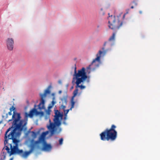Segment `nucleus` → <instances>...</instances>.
I'll return each mask as SVG.
<instances>
[{
	"instance_id": "nucleus-1",
	"label": "nucleus",
	"mask_w": 160,
	"mask_h": 160,
	"mask_svg": "<svg viewBox=\"0 0 160 160\" xmlns=\"http://www.w3.org/2000/svg\"><path fill=\"white\" fill-rule=\"evenodd\" d=\"M15 109V108L13 106H12L10 108V112L8 113L9 115H11L12 114V111H13L12 118L11 119L9 120L8 122H9L13 120L12 127H13L14 129L10 132L8 135H7V133L10 131L11 128H8L5 132L4 137V143L5 145H6L7 143H8V141L10 139L13 140V142L15 144V146L12 149V153H15V152H22L21 150L19 151L17 149V145L19 140L16 138V132L17 130L22 131L26 125V119H25V117L24 119L20 120L21 118L20 114L16 112ZM6 118H7L8 114H6Z\"/></svg>"
},
{
	"instance_id": "nucleus-2",
	"label": "nucleus",
	"mask_w": 160,
	"mask_h": 160,
	"mask_svg": "<svg viewBox=\"0 0 160 160\" xmlns=\"http://www.w3.org/2000/svg\"><path fill=\"white\" fill-rule=\"evenodd\" d=\"M31 133H32L31 137L32 138V139L31 140L30 144L29 146L28 147L30 148V149L29 151H24L23 150L19 149L18 147V143L19 142H18L17 145V149L19 151L21 150L22 152H15V153H12V149L14 147L15 144L13 142V140L12 139H10V140H12V142L13 143V146H12V144L9 143H8H8H7L6 145H5V147L2 150L1 153L2 157V158H3V159H5L7 153H8L10 156L12 155L17 154L19 155L23 158L25 159L27 158L34 151L37 145L39 144L40 142H42L43 140V139L42 137H40L39 138L38 140L34 141V139L36 138L37 137V133L34 131H32Z\"/></svg>"
},
{
	"instance_id": "nucleus-3",
	"label": "nucleus",
	"mask_w": 160,
	"mask_h": 160,
	"mask_svg": "<svg viewBox=\"0 0 160 160\" xmlns=\"http://www.w3.org/2000/svg\"><path fill=\"white\" fill-rule=\"evenodd\" d=\"M116 127L112 125L109 129L107 128L100 134V139L103 141H114L117 138V132L115 130Z\"/></svg>"
},
{
	"instance_id": "nucleus-4",
	"label": "nucleus",
	"mask_w": 160,
	"mask_h": 160,
	"mask_svg": "<svg viewBox=\"0 0 160 160\" xmlns=\"http://www.w3.org/2000/svg\"><path fill=\"white\" fill-rule=\"evenodd\" d=\"M102 51L99 50L96 55L97 57L92 61V63L88 67L87 69L94 71L98 68L101 63L100 58L101 56H104L108 50H105L104 47L102 48Z\"/></svg>"
},
{
	"instance_id": "nucleus-5",
	"label": "nucleus",
	"mask_w": 160,
	"mask_h": 160,
	"mask_svg": "<svg viewBox=\"0 0 160 160\" xmlns=\"http://www.w3.org/2000/svg\"><path fill=\"white\" fill-rule=\"evenodd\" d=\"M108 14L109 17L108 19L109 28L113 30L119 29L122 26L123 22L120 20L118 17H116L115 16H112V15L110 16L109 13Z\"/></svg>"
},
{
	"instance_id": "nucleus-6",
	"label": "nucleus",
	"mask_w": 160,
	"mask_h": 160,
	"mask_svg": "<svg viewBox=\"0 0 160 160\" xmlns=\"http://www.w3.org/2000/svg\"><path fill=\"white\" fill-rule=\"evenodd\" d=\"M88 77V76L87 75H86L75 79L76 81V82L75 81L74 82V83L73 84H74V83H75L76 85L75 86V89L73 92V93L74 94L76 93V95H77L78 91V88H80L81 90L85 88L86 87L85 86L82 85H80V84L82 82H84L86 79Z\"/></svg>"
},
{
	"instance_id": "nucleus-7",
	"label": "nucleus",
	"mask_w": 160,
	"mask_h": 160,
	"mask_svg": "<svg viewBox=\"0 0 160 160\" xmlns=\"http://www.w3.org/2000/svg\"><path fill=\"white\" fill-rule=\"evenodd\" d=\"M86 72H85V69L84 68H82L80 70L78 71V72H77L76 67L75 66L74 68V74L73 77L72 78V83H74L75 79L82 77L86 76Z\"/></svg>"
},
{
	"instance_id": "nucleus-8",
	"label": "nucleus",
	"mask_w": 160,
	"mask_h": 160,
	"mask_svg": "<svg viewBox=\"0 0 160 160\" xmlns=\"http://www.w3.org/2000/svg\"><path fill=\"white\" fill-rule=\"evenodd\" d=\"M44 114L43 112L38 111L35 108H33L30 110L29 113L25 112V119H26V124L27 123L28 117H29L30 118H32L34 115H40L41 116H43L44 115Z\"/></svg>"
},
{
	"instance_id": "nucleus-9",
	"label": "nucleus",
	"mask_w": 160,
	"mask_h": 160,
	"mask_svg": "<svg viewBox=\"0 0 160 160\" xmlns=\"http://www.w3.org/2000/svg\"><path fill=\"white\" fill-rule=\"evenodd\" d=\"M7 47L8 49L10 51L13 50L14 47V40L12 38H8L6 40Z\"/></svg>"
},
{
	"instance_id": "nucleus-10",
	"label": "nucleus",
	"mask_w": 160,
	"mask_h": 160,
	"mask_svg": "<svg viewBox=\"0 0 160 160\" xmlns=\"http://www.w3.org/2000/svg\"><path fill=\"white\" fill-rule=\"evenodd\" d=\"M50 122L49 126H48L47 127L48 129L50 130L52 134H53L56 131L55 130V125L52 122H51L50 120H49Z\"/></svg>"
},
{
	"instance_id": "nucleus-11",
	"label": "nucleus",
	"mask_w": 160,
	"mask_h": 160,
	"mask_svg": "<svg viewBox=\"0 0 160 160\" xmlns=\"http://www.w3.org/2000/svg\"><path fill=\"white\" fill-rule=\"evenodd\" d=\"M45 101L44 99L43 98V97H42L40 102L38 105V109L40 111L45 109Z\"/></svg>"
},
{
	"instance_id": "nucleus-12",
	"label": "nucleus",
	"mask_w": 160,
	"mask_h": 160,
	"mask_svg": "<svg viewBox=\"0 0 160 160\" xmlns=\"http://www.w3.org/2000/svg\"><path fill=\"white\" fill-rule=\"evenodd\" d=\"M56 116L55 117V119L54 120V123L55 126H59L61 125V122L59 120V117L60 116V114L59 112H58V113L57 114L56 113H55Z\"/></svg>"
},
{
	"instance_id": "nucleus-13",
	"label": "nucleus",
	"mask_w": 160,
	"mask_h": 160,
	"mask_svg": "<svg viewBox=\"0 0 160 160\" xmlns=\"http://www.w3.org/2000/svg\"><path fill=\"white\" fill-rule=\"evenodd\" d=\"M42 148L45 151H49L51 150L52 147L50 144L45 143L43 145Z\"/></svg>"
},
{
	"instance_id": "nucleus-14",
	"label": "nucleus",
	"mask_w": 160,
	"mask_h": 160,
	"mask_svg": "<svg viewBox=\"0 0 160 160\" xmlns=\"http://www.w3.org/2000/svg\"><path fill=\"white\" fill-rule=\"evenodd\" d=\"M77 95H76V93H73V95L71 99V107L70 108V110H71L74 107V104H75V102L74 101V98Z\"/></svg>"
},
{
	"instance_id": "nucleus-15",
	"label": "nucleus",
	"mask_w": 160,
	"mask_h": 160,
	"mask_svg": "<svg viewBox=\"0 0 160 160\" xmlns=\"http://www.w3.org/2000/svg\"><path fill=\"white\" fill-rule=\"evenodd\" d=\"M50 92V91L49 90V89H47L45 91L43 94H40L41 98H42V97L43 98H44L46 96L47 94H49Z\"/></svg>"
},
{
	"instance_id": "nucleus-16",
	"label": "nucleus",
	"mask_w": 160,
	"mask_h": 160,
	"mask_svg": "<svg viewBox=\"0 0 160 160\" xmlns=\"http://www.w3.org/2000/svg\"><path fill=\"white\" fill-rule=\"evenodd\" d=\"M115 33H113L112 35L109 38L108 41H113L115 40Z\"/></svg>"
},
{
	"instance_id": "nucleus-17",
	"label": "nucleus",
	"mask_w": 160,
	"mask_h": 160,
	"mask_svg": "<svg viewBox=\"0 0 160 160\" xmlns=\"http://www.w3.org/2000/svg\"><path fill=\"white\" fill-rule=\"evenodd\" d=\"M62 104H66L67 102V98L65 97H64L61 99Z\"/></svg>"
},
{
	"instance_id": "nucleus-18",
	"label": "nucleus",
	"mask_w": 160,
	"mask_h": 160,
	"mask_svg": "<svg viewBox=\"0 0 160 160\" xmlns=\"http://www.w3.org/2000/svg\"><path fill=\"white\" fill-rule=\"evenodd\" d=\"M55 99V97H53L52 98L53 100L52 101V102H51L52 106H49L48 107L49 108H52L56 103V102L54 101Z\"/></svg>"
},
{
	"instance_id": "nucleus-19",
	"label": "nucleus",
	"mask_w": 160,
	"mask_h": 160,
	"mask_svg": "<svg viewBox=\"0 0 160 160\" xmlns=\"http://www.w3.org/2000/svg\"><path fill=\"white\" fill-rule=\"evenodd\" d=\"M63 141V139L62 138H61L59 140V144L60 145H61L62 144Z\"/></svg>"
},
{
	"instance_id": "nucleus-20",
	"label": "nucleus",
	"mask_w": 160,
	"mask_h": 160,
	"mask_svg": "<svg viewBox=\"0 0 160 160\" xmlns=\"http://www.w3.org/2000/svg\"><path fill=\"white\" fill-rule=\"evenodd\" d=\"M70 110V108L68 109L66 111L64 110V114L65 116H66L69 111V110Z\"/></svg>"
},
{
	"instance_id": "nucleus-21",
	"label": "nucleus",
	"mask_w": 160,
	"mask_h": 160,
	"mask_svg": "<svg viewBox=\"0 0 160 160\" xmlns=\"http://www.w3.org/2000/svg\"><path fill=\"white\" fill-rule=\"evenodd\" d=\"M61 107L62 108L65 110V109L66 108V106L64 105H62Z\"/></svg>"
},
{
	"instance_id": "nucleus-22",
	"label": "nucleus",
	"mask_w": 160,
	"mask_h": 160,
	"mask_svg": "<svg viewBox=\"0 0 160 160\" xmlns=\"http://www.w3.org/2000/svg\"><path fill=\"white\" fill-rule=\"evenodd\" d=\"M132 3H134L135 6H137V3L136 1H133L132 2Z\"/></svg>"
},
{
	"instance_id": "nucleus-23",
	"label": "nucleus",
	"mask_w": 160,
	"mask_h": 160,
	"mask_svg": "<svg viewBox=\"0 0 160 160\" xmlns=\"http://www.w3.org/2000/svg\"><path fill=\"white\" fill-rule=\"evenodd\" d=\"M47 113L49 115L50 114V111L48 110V111H47Z\"/></svg>"
},
{
	"instance_id": "nucleus-24",
	"label": "nucleus",
	"mask_w": 160,
	"mask_h": 160,
	"mask_svg": "<svg viewBox=\"0 0 160 160\" xmlns=\"http://www.w3.org/2000/svg\"><path fill=\"white\" fill-rule=\"evenodd\" d=\"M67 115L66 116H65V117H64V119L66 120L67 119Z\"/></svg>"
},
{
	"instance_id": "nucleus-25",
	"label": "nucleus",
	"mask_w": 160,
	"mask_h": 160,
	"mask_svg": "<svg viewBox=\"0 0 160 160\" xmlns=\"http://www.w3.org/2000/svg\"><path fill=\"white\" fill-rule=\"evenodd\" d=\"M107 43H108V42H105L104 43V47L105 46V45H106V44Z\"/></svg>"
},
{
	"instance_id": "nucleus-26",
	"label": "nucleus",
	"mask_w": 160,
	"mask_h": 160,
	"mask_svg": "<svg viewBox=\"0 0 160 160\" xmlns=\"http://www.w3.org/2000/svg\"><path fill=\"white\" fill-rule=\"evenodd\" d=\"M131 8H132V9H133L134 8V7L133 6H132L131 7Z\"/></svg>"
},
{
	"instance_id": "nucleus-27",
	"label": "nucleus",
	"mask_w": 160,
	"mask_h": 160,
	"mask_svg": "<svg viewBox=\"0 0 160 160\" xmlns=\"http://www.w3.org/2000/svg\"><path fill=\"white\" fill-rule=\"evenodd\" d=\"M13 158H11L9 159V160H13Z\"/></svg>"
},
{
	"instance_id": "nucleus-28",
	"label": "nucleus",
	"mask_w": 160,
	"mask_h": 160,
	"mask_svg": "<svg viewBox=\"0 0 160 160\" xmlns=\"http://www.w3.org/2000/svg\"><path fill=\"white\" fill-rule=\"evenodd\" d=\"M139 13H140V14H141L142 13V12L141 11H139Z\"/></svg>"
},
{
	"instance_id": "nucleus-29",
	"label": "nucleus",
	"mask_w": 160,
	"mask_h": 160,
	"mask_svg": "<svg viewBox=\"0 0 160 160\" xmlns=\"http://www.w3.org/2000/svg\"><path fill=\"white\" fill-rule=\"evenodd\" d=\"M125 16V14H124L123 16V17L124 18Z\"/></svg>"
},
{
	"instance_id": "nucleus-30",
	"label": "nucleus",
	"mask_w": 160,
	"mask_h": 160,
	"mask_svg": "<svg viewBox=\"0 0 160 160\" xmlns=\"http://www.w3.org/2000/svg\"><path fill=\"white\" fill-rule=\"evenodd\" d=\"M59 83H61V81H59Z\"/></svg>"
},
{
	"instance_id": "nucleus-31",
	"label": "nucleus",
	"mask_w": 160,
	"mask_h": 160,
	"mask_svg": "<svg viewBox=\"0 0 160 160\" xmlns=\"http://www.w3.org/2000/svg\"><path fill=\"white\" fill-rule=\"evenodd\" d=\"M90 72V71H89L88 72V73H89Z\"/></svg>"
},
{
	"instance_id": "nucleus-32",
	"label": "nucleus",
	"mask_w": 160,
	"mask_h": 160,
	"mask_svg": "<svg viewBox=\"0 0 160 160\" xmlns=\"http://www.w3.org/2000/svg\"><path fill=\"white\" fill-rule=\"evenodd\" d=\"M73 88V87H72V88Z\"/></svg>"
},
{
	"instance_id": "nucleus-33",
	"label": "nucleus",
	"mask_w": 160,
	"mask_h": 160,
	"mask_svg": "<svg viewBox=\"0 0 160 160\" xmlns=\"http://www.w3.org/2000/svg\"><path fill=\"white\" fill-rule=\"evenodd\" d=\"M99 26H98V28H99Z\"/></svg>"
},
{
	"instance_id": "nucleus-34",
	"label": "nucleus",
	"mask_w": 160,
	"mask_h": 160,
	"mask_svg": "<svg viewBox=\"0 0 160 160\" xmlns=\"http://www.w3.org/2000/svg\"><path fill=\"white\" fill-rule=\"evenodd\" d=\"M101 10H102V9H101Z\"/></svg>"
}]
</instances>
